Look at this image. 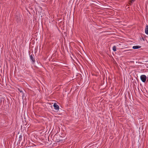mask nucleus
<instances>
[{
	"label": "nucleus",
	"mask_w": 148,
	"mask_h": 148,
	"mask_svg": "<svg viewBox=\"0 0 148 148\" xmlns=\"http://www.w3.org/2000/svg\"><path fill=\"white\" fill-rule=\"evenodd\" d=\"M134 1V0H130V2L131 3H132Z\"/></svg>",
	"instance_id": "nucleus-7"
},
{
	"label": "nucleus",
	"mask_w": 148,
	"mask_h": 148,
	"mask_svg": "<svg viewBox=\"0 0 148 148\" xmlns=\"http://www.w3.org/2000/svg\"><path fill=\"white\" fill-rule=\"evenodd\" d=\"M30 57L31 60L33 62H35L34 56L33 55H30Z\"/></svg>",
	"instance_id": "nucleus-3"
},
{
	"label": "nucleus",
	"mask_w": 148,
	"mask_h": 148,
	"mask_svg": "<svg viewBox=\"0 0 148 148\" xmlns=\"http://www.w3.org/2000/svg\"><path fill=\"white\" fill-rule=\"evenodd\" d=\"M113 50L114 51H116V47L115 46H114L113 47Z\"/></svg>",
	"instance_id": "nucleus-6"
},
{
	"label": "nucleus",
	"mask_w": 148,
	"mask_h": 148,
	"mask_svg": "<svg viewBox=\"0 0 148 148\" xmlns=\"http://www.w3.org/2000/svg\"><path fill=\"white\" fill-rule=\"evenodd\" d=\"M141 47L140 46H134L132 48L134 49H136L140 48Z\"/></svg>",
	"instance_id": "nucleus-5"
},
{
	"label": "nucleus",
	"mask_w": 148,
	"mask_h": 148,
	"mask_svg": "<svg viewBox=\"0 0 148 148\" xmlns=\"http://www.w3.org/2000/svg\"><path fill=\"white\" fill-rule=\"evenodd\" d=\"M140 79L143 82H145L147 79V77L145 75H142L140 76Z\"/></svg>",
	"instance_id": "nucleus-1"
},
{
	"label": "nucleus",
	"mask_w": 148,
	"mask_h": 148,
	"mask_svg": "<svg viewBox=\"0 0 148 148\" xmlns=\"http://www.w3.org/2000/svg\"><path fill=\"white\" fill-rule=\"evenodd\" d=\"M53 106L55 109L56 110H58L59 109V106L56 103L54 104Z\"/></svg>",
	"instance_id": "nucleus-2"
},
{
	"label": "nucleus",
	"mask_w": 148,
	"mask_h": 148,
	"mask_svg": "<svg viewBox=\"0 0 148 148\" xmlns=\"http://www.w3.org/2000/svg\"><path fill=\"white\" fill-rule=\"evenodd\" d=\"M145 32L146 34H148V25H146L145 30Z\"/></svg>",
	"instance_id": "nucleus-4"
}]
</instances>
